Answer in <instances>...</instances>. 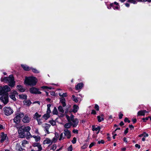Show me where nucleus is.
<instances>
[{"label": "nucleus", "instance_id": "nucleus-1", "mask_svg": "<svg viewBox=\"0 0 151 151\" xmlns=\"http://www.w3.org/2000/svg\"><path fill=\"white\" fill-rule=\"evenodd\" d=\"M1 81L6 83H9V85L11 87H13L15 85V81L12 75H10L9 77H2L1 78Z\"/></svg>", "mask_w": 151, "mask_h": 151}, {"label": "nucleus", "instance_id": "nucleus-2", "mask_svg": "<svg viewBox=\"0 0 151 151\" xmlns=\"http://www.w3.org/2000/svg\"><path fill=\"white\" fill-rule=\"evenodd\" d=\"M37 82V79L34 77H26L24 81L26 84L31 86L35 85Z\"/></svg>", "mask_w": 151, "mask_h": 151}, {"label": "nucleus", "instance_id": "nucleus-3", "mask_svg": "<svg viewBox=\"0 0 151 151\" xmlns=\"http://www.w3.org/2000/svg\"><path fill=\"white\" fill-rule=\"evenodd\" d=\"M24 116L23 113L19 112L16 114V116L14 119V121L16 124L19 123L20 122V119Z\"/></svg>", "mask_w": 151, "mask_h": 151}, {"label": "nucleus", "instance_id": "nucleus-4", "mask_svg": "<svg viewBox=\"0 0 151 151\" xmlns=\"http://www.w3.org/2000/svg\"><path fill=\"white\" fill-rule=\"evenodd\" d=\"M51 105L50 104H48L47 105V109L46 111V113L44 114L42 116V118L44 119L45 120H47L50 116V113L51 112V111L50 109V107Z\"/></svg>", "mask_w": 151, "mask_h": 151}, {"label": "nucleus", "instance_id": "nucleus-5", "mask_svg": "<svg viewBox=\"0 0 151 151\" xmlns=\"http://www.w3.org/2000/svg\"><path fill=\"white\" fill-rule=\"evenodd\" d=\"M4 114L7 116L10 115L13 112V111L10 107H5L3 108Z\"/></svg>", "mask_w": 151, "mask_h": 151}, {"label": "nucleus", "instance_id": "nucleus-6", "mask_svg": "<svg viewBox=\"0 0 151 151\" xmlns=\"http://www.w3.org/2000/svg\"><path fill=\"white\" fill-rule=\"evenodd\" d=\"M8 93H6L5 95H3L0 98L1 100L4 104H6L8 102Z\"/></svg>", "mask_w": 151, "mask_h": 151}, {"label": "nucleus", "instance_id": "nucleus-7", "mask_svg": "<svg viewBox=\"0 0 151 151\" xmlns=\"http://www.w3.org/2000/svg\"><path fill=\"white\" fill-rule=\"evenodd\" d=\"M23 118L22 119V121L24 123H28L30 121V118L29 116L27 114H26L24 115Z\"/></svg>", "mask_w": 151, "mask_h": 151}, {"label": "nucleus", "instance_id": "nucleus-8", "mask_svg": "<svg viewBox=\"0 0 151 151\" xmlns=\"http://www.w3.org/2000/svg\"><path fill=\"white\" fill-rule=\"evenodd\" d=\"M63 133L65 136L68 139H69L71 137V132L68 129H65L64 130Z\"/></svg>", "mask_w": 151, "mask_h": 151}, {"label": "nucleus", "instance_id": "nucleus-9", "mask_svg": "<svg viewBox=\"0 0 151 151\" xmlns=\"http://www.w3.org/2000/svg\"><path fill=\"white\" fill-rule=\"evenodd\" d=\"M30 92L32 93L35 94H41V92L39 91L35 87L31 88L29 90Z\"/></svg>", "mask_w": 151, "mask_h": 151}, {"label": "nucleus", "instance_id": "nucleus-10", "mask_svg": "<svg viewBox=\"0 0 151 151\" xmlns=\"http://www.w3.org/2000/svg\"><path fill=\"white\" fill-rule=\"evenodd\" d=\"M42 126L44 128L45 132L47 134H49L50 132L49 131V129L50 127V125L47 123H45L42 125Z\"/></svg>", "mask_w": 151, "mask_h": 151}, {"label": "nucleus", "instance_id": "nucleus-11", "mask_svg": "<svg viewBox=\"0 0 151 151\" xmlns=\"http://www.w3.org/2000/svg\"><path fill=\"white\" fill-rule=\"evenodd\" d=\"M17 93L16 91H14L13 92L11 93L9 95L10 97L14 101H16V99L15 98V96L17 95Z\"/></svg>", "mask_w": 151, "mask_h": 151}, {"label": "nucleus", "instance_id": "nucleus-12", "mask_svg": "<svg viewBox=\"0 0 151 151\" xmlns=\"http://www.w3.org/2000/svg\"><path fill=\"white\" fill-rule=\"evenodd\" d=\"M58 109L59 111L61 113L60 114H58L59 116L61 117H63V114L64 112V111L63 110V107L61 106H60L58 107Z\"/></svg>", "mask_w": 151, "mask_h": 151}, {"label": "nucleus", "instance_id": "nucleus-13", "mask_svg": "<svg viewBox=\"0 0 151 151\" xmlns=\"http://www.w3.org/2000/svg\"><path fill=\"white\" fill-rule=\"evenodd\" d=\"M18 133L19 136L20 138H24L26 137V132L23 130H19Z\"/></svg>", "mask_w": 151, "mask_h": 151}, {"label": "nucleus", "instance_id": "nucleus-14", "mask_svg": "<svg viewBox=\"0 0 151 151\" xmlns=\"http://www.w3.org/2000/svg\"><path fill=\"white\" fill-rule=\"evenodd\" d=\"M1 142H2L6 139V134H4L3 132H2L1 133Z\"/></svg>", "mask_w": 151, "mask_h": 151}, {"label": "nucleus", "instance_id": "nucleus-15", "mask_svg": "<svg viewBox=\"0 0 151 151\" xmlns=\"http://www.w3.org/2000/svg\"><path fill=\"white\" fill-rule=\"evenodd\" d=\"M71 121L73 123V124H72L73 127H76L78 123V120L77 119H75L73 120H72Z\"/></svg>", "mask_w": 151, "mask_h": 151}, {"label": "nucleus", "instance_id": "nucleus-16", "mask_svg": "<svg viewBox=\"0 0 151 151\" xmlns=\"http://www.w3.org/2000/svg\"><path fill=\"white\" fill-rule=\"evenodd\" d=\"M100 129V127L99 126L97 127H96L94 126H92V130L93 131H98L97 132V134L99 133Z\"/></svg>", "mask_w": 151, "mask_h": 151}, {"label": "nucleus", "instance_id": "nucleus-17", "mask_svg": "<svg viewBox=\"0 0 151 151\" xmlns=\"http://www.w3.org/2000/svg\"><path fill=\"white\" fill-rule=\"evenodd\" d=\"M60 102L62 105L63 107H65L66 105L65 103V100L64 98L62 97L60 98Z\"/></svg>", "mask_w": 151, "mask_h": 151}, {"label": "nucleus", "instance_id": "nucleus-18", "mask_svg": "<svg viewBox=\"0 0 151 151\" xmlns=\"http://www.w3.org/2000/svg\"><path fill=\"white\" fill-rule=\"evenodd\" d=\"M17 89L21 92H24L25 90V89L23 87L20 85H18L17 86Z\"/></svg>", "mask_w": 151, "mask_h": 151}, {"label": "nucleus", "instance_id": "nucleus-19", "mask_svg": "<svg viewBox=\"0 0 151 151\" xmlns=\"http://www.w3.org/2000/svg\"><path fill=\"white\" fill-rule=\"evenodd\" d=\"M52 143L51 140L49 138H46L45 140L43 142V144L44 145L46 144H50Z\"/></svg>", "mask_w": 151, "mask_h": 151}, {"label": "nucleus", "instance_id": "nucleus-20", "mask_svg": "<svg viewBox=\"0 0 151 151\" xmlns=\"http://www.w3.org/2000/svg\"><path fill=\"white\" fill-rule=\"evenodd\" d=\"M83 86V84L82 83H79L76 86V90L81 89L82 88Z\"/></svg>", "mask_w": 151, "mask_h": 151}, {"label": "nucleus", "instance_id": "nucleus-21", "mask_svg": "<svg viewBox=\"0 0 151 151\" xmlns=\"http://www.w3.org/2000/svg\"><path fill=\"white\" fill-rule=\"evenodd\" d=\"M72 124V123H68L65 124L64 125V127L65 129H68L70 128Z\"/></svg>", "mask_w": 151, "mask_h": 151}, {"label": "nucleus", "instance_id": "nucleus-22", "mask_svg": "<svg viewBox=\"0 0 151 151\" xmlns=\"http://www.w3.org/2000/svg\"><path fill=\"white\" fill-rule=\"evenodd\" d=\"M21 66L25 70L29 71L30 70V69L29 67L26 65H22Z\"/></svg>", "mask_w": 151, "mask_h": 151}, {"label": "nucleus", "instance_id": "nucleus-23", "mask_svg": "<svg viewBox=\"0 0 151 151\" xmlns=\"http://www.w3.org/2000/svg\"><path fill=\"white\" fill-rule=\"evenodd\" d=\"M19 98L22 99H27V96L26 95L22 94L19 95Z\"/></svg>", "mask_w": 151, "mask_h": 151}, {"label": "nucleus", "instance_id": "nucleus-24", "mask_svg": "<svg viewBox=\"0 0 151 151\" xmlns=\"http://www.w3.org/2000/svg\"><path fill=\"white\" fill-rule=\"evenodd\" d=\"M23 102L24 105L27 106H29L31 104V102L29 100H25Z\"/></svg>", "mask_w": 151, "mask_h": 151}, {"label": "nucleus", "instance_id": "nucleus-25", "mask_svg": "<svg viewBox=\"0 0 151 151\" xmlns=\"http://www.w3.org/2000/svg\"><path fill=\"white\" fill-rule=\"evenodd\" d=\"M41 116V115L39 114L37 112H36L33 116V118L35 119H37L38 118H40Z\"/></svg>", "mask_w": 151, "mask_h": 151}, {"label": "nucleus", "instance_id": "nucleus-26", "mask_svg": "<svg viewBox=\"0 0 151 151\" xmlns=\"http://www.w3.org/2000/svg\"><path fill=\"white\" fill-rule=\"evenodd\" d=\"M3 89L5 91L8 92L11 90L10 88L7 86L6 85L3 87Z\"/></svg>", "mask_w": 151, "mask_h": 151}, {"label": "nucleus", "instance_id": "nucleus-27", "mask_svg": "<svg viewBox=\"0 0 151 151\" xmlns=\"http://www.w3.org/2000/svg\"><path fill=\"white\" fill-rule=\"evenodd\" d=\"M52 113L53 115H58V111L55 107L54 108V109L52 111Z\"/></svg>", "mask_w": 151, "mask_h": 151}, {"label": "nucleus", "instance_id": "nucleus-28", "mask_svg": "<svg viewBox=\"0 0 151 151\" xmlns=\"http://www.w3.org/2000/svg\"><path fill=\"white\" fill-rule=\"evenodd\" d=\"M78 109V106L76 105H74L73 106V111L74 112H76Z\"/></svg>", "mask_w": 151, "mask_h": 151}, {"label": "nucleus", "instance_id": "nucleus-29", "mask_svg": "<svg viewBox=\"0 0 151 151\" xmlns=\"http://www.w3.org/2000/svg\"><path fill=\"white\" fill-rule=\"evenodd\" d=\"M23 131H24L25 132H29L31 128L29 126H27L26 127H24L23 128Z\"/></svg>", "mask_w": 151, "mask_h": 151}, {"label": "nucleus", "instance_id": "nucleus-30", "mask_svg": "<svg viewBox=\"0 0 151 151\" xmlns=\"http://www.w3.org/2000/svg\"><path fill=\"white\" fill-rule=\"evenodd\" d=\"M26 136L27 139H29L32 136L29 132H26Z\"/></svg>", "mask_w": 151, "mask_h": 151}, {"label": "nucleus", "instance_id": "nucleus-31", "mask_svg": "<svg viewBox=\"0 0 151 151\" xmlns=\"http://www.w3.org/2000/svg\"><path fill=\"white\" fill-rule=\"evenodd\" d=\"M137 114L138 116H144L145 115V114L143 110H141L138 112Z\"/></svg>", "mask_w": 151, "mask_h": 151}, {"label": "nucleus", "instance_id": "nucleus-32", "mask_svg": "<svg viewBox=\"0 0 151 151\" xmlns=\"http://www.w3.org/2000/svg\"><path fill=\"white\" fill-rule=\"evenodd\" d=\"M98 121L99 122H100L104 120V119L103 117H101L100 116H98L97 117Z\"/></svg>", "mask_w": 151, "mask_h": 151}, {"label": "nucleus", "instance_id": "nucleus-33", "mask_svg": "<svg viewBox=\"0 0 151 151\" xmlns=\"http://www.w3.org/2000/svg\"><path fill=\"white\" fill-rule=\"evenodd\" d=\"M72 97V100L76 102H78V100L77 98L74 95H73Z\"/></svg>", "mask_w": 151, "mask_h": 151}, {"label": "nucleus", "instance_id": "nucleus-34", "mask_svg": "<svg viewBox=\"0 0 151 151\" xmlns=\"http://www.w3.org/2000/svg\"><path fill=\"white\" fill-rule=\"evenodd\" d=\"M49 123H50L52 126H54L56 125V122L54 120H50L49 121Z\"/></svg>", "mask_w": 151, "mask_h": 151}, {"label": "nucleus", "instance_id": "nucleus-35", "mask_svg": "<svg viewBox=\"0 0 151 151\" xmlns=\"http://www.w3.org/2000/svg\"><path fill=\"white\" fill-rule=\"evenodd\" d=\"M33 137L35 139V141L37 142L38 141L40 140V138L39 136H34Z\"/></svg>", "mask_w": 151, "mask_h": 151}, {"label": "nucleus", "instance_id": "nucleus-36", "mask_svg": "<svg viewBox=\"0 0 151 151\" xmlns=\"http://www.w3.org/2000/svg\"><path fill=\"white\" fill-rule=\"evenodd\" d=\"M65 135L63 136V133H61L59 138V140H62L63 139L65 138Z\"/></svg>", "mask_w": 151, "mask_h": 151}, {"label": "nucleus", "instance_id": "nucleus-37", "mask_svg": "<svg viewBox=\"0 0 151 151\" xmlns=\"http://www.w3.org/2000/svg\"><path fill=\"white\" fill-rule=\"evenodd\" d=\"M59 95L60 96H62L63 97H66L67 96L66 93H63L62 94L61 93H59Z\"/></svg>", "mask_w": 151, "mask_h": 151}, {"label": "nucleus", "instance_id": "nucleus-38", "mask_svg": "<svg viewBox=\"0 0 151 151\" xmlns=\"http://www.w3.org/2000/svg\"><path fill=\"white\" fill-rule=\"evenodd\" d=\"M38 148V150L37 151H40L42 150V147L41 145L40 144L37 147Z\"/></svg>", "mask_w": 151, "mask_h": 151}, {"label": "nucleus", "instance_id": "nucleus-39", "mask_svg": "<svg viewBox=\"0 0 151 151\" xmlns=\"http://www.w3.org/2000/svg\"><path fill=\"white\" fill-rule=\"evenodd\" d=\"M28 142L26 140H24L22 141V145L23 146H24V145L26 144H27L28 143Z\"/></svg>", "mask_w": 151, "mask_h": 151}, {"label": "nucleus", "instance_id": "nucleus-40", "mask_svg": "<svg viewBox=\"0 0 151 151\" xmlns=\"http://www.w3.org/2000/svg\"><path fill=\"white\" fill-rule=\"evenodd\" d=\"M32 70L33 72L35 73H39V71L36 69L32 68Z\"/></svg>", "mask_w": 151, "mask_h": 151}, {"label": "nucleus", "instance_id": "nucleus-41", "mask_svg": "<svg viewBox=\"0 0 151 151\" xmlns=\"http://www.w3.org/2000/svg\"><path fill=\"white\" fill-rule=\"evenodd\" d=\"M76 137H74L73 139L72 140L71 142L73 144L76 143Z\"/></svg>", "mask_w": 151, "mask_h": 151}, {"label": "nucleus", "instance_id": "nucleus-42", "mask_svg": "<svg viewBox=\"0 0 151 151\" xmlns=\"http://www.w3.org/2000/svg\"><path fill=\"white\" fill-rule=\"evenodd\" d=\"M37 122L38 123V124L39 125L41 124H42V122L41 120V119H37Z\"/></svg>", "mask_w": 151, "mask_h": 151}, {"label": "nucleus", "instance_id": "nucleus-43", "mask_svg": "<svg viewBox=\"0 0 151 151\" xmlns=\"http://www.w3.org/2000/svg\"><path fill=\"white\" fill-rule=\"evenodd\" d=\"M128 2L134 4H136V1H135L133 0H129Z\"/></svg>", "mask_w": 151, "mask_h": 151}, {"label": "nucleus", "instance_id": "nucleus-44", "mask_svg": "<svg viewBox=\"0 0 151 151\" xmlns=\"http://www.w3.org/2000/svg\"><path fill=\"white\" fill-rule=\"evenodd\" d=\"M57 137L56 138L55 137H54L51 140L52 142H55L57 140Z\"/></svg>", "mask_w": 151, "mask_h": 151}, {"label": "nucleus", "instance_id": "nucleus-45", "mask_svg": "<svg viewBox=\"0 0 151 151\" xmlns=\"http://www.w3.org/2000/svg\"><path fill=\"white\" fill-rule=\"evenodd\" d=\"M56 148V145H53L51 149L53 150H55Z\"/></svg>", "mask_w": 151, "mask_h": 151}, {"label": "nucleus", "instance_id": "nucleus-46", "mask_svg": "<svg viewBox=\"0 0 151 151\" xmlns=\"http://www.w3.org/2000/svg\"><path fill=\"white\" fill-rule=\"evenodd\" d=\"M149 136V135L148 134L146 133L145 132H143V137L145 138V137H148Z\"/></svg>", "mask_w": 151, "mask_h": 151}, {"label": "nucleus", "instance_id": "nucleus-47", "mask_svg": "<svg viewBox=\"0 0 151 151\" xmlns=\"http://www.w3.org/2000/svg\"><path fill=\"white\" fill-rule=\"evenodd\" d=\"M3 88L1 87H0V95H1L3 93Z\"/></svg>", "mask_w": 151, "mask_h": 151}, {"label": "nucleus", "instance_id": "nucleus-48", "mask_svg": "<svg viewBox=\"0 0 151 151\" xmlns=\"http://www.w3.org/2000/svg\"><path fill=\"white\" fill-rule=\"evenodd\" d=\"M95 108L97 111H99V107L98 105L97 104H96L95 106Z\"/></svg>", "mask_w": 151, "mask_h": 151}, {"label": "nucleus", "instance_id": "nucleus-49", "mask_svg": "<svg viewBox=\"0 0 151 151\" xmlns=\"http://www.w3.org/2000/svg\"><path fill=\"white\" fill-rule=\"evenodd\" d=\"M73 148L71 146H70L68 148V151H72Z\"/></svg>", "mask_w": 151, "mask_h": 151}, {"label": "nucleus", "instance_id": "nucleus-50", "mask_svg": "<svg viewBox=\"0 0 151 151\" xmlns=\"http://www.w3.org/2000/svg\"><path fill=\"white\" fill-rule=\"evenodd\" d=\"M124 121L125 122H128V123H130V121L128 120V119L126 117L124 119Z\"/></svg>", "mask_w": 151, "mask_h": 151}, {"label": "nucleus", "instance_id": "nucleus-51", "mask_svg": "<svg viewBox=\"0 0 151 151\" xmlns=\"http://www.w3.org/2000/svg\"><path fill=\"white\" fill-rule=\"evenodd\" d=\"M104 141L103 140H101V141H98V143L100 144V143L104 144Z\"/></svg>", "mask_w": 151, "mask_h": 151}, {"label": "nucleus", "instance_id": "nucleus-52", "mask_svg": "<svg viewBox=\"0 0 151 151\" xmlns=\"http://www.w3.org/2000/svg\"><path fill=\"white\" fill-rule=\"evenodd\" d=\"M66 118H67V119H68V121L69 122H70V117L69 116H68L67 115H66Z\"/></svg>", "mask_w": 151, "mask_h": 151}, {"label": "nucleus", "instance_id": "nucleus-53", "mask_svg": "<svg viewBox=\"0 0 151 151\" xmlns=\"http://www.w3.org/2000/svg\"><path fill=\"white\" fill-rule=\"evenodd\" d=\"M39 144H40L38 143H35L33 144V146L34 147H37Z\"/></svg>", "mask_w": 151, "mask_h": 151}, {"label": "nucleus", "instance_id": "nucleus-54", "mask_svg": "<svg viewBox=\"0 0 151 151\" xmlns=\"http://www.w3.org/2000/svg\"><path fill=\"white\" fill-rule=\"evenodd\" d=\"M70 121L72 120H73L74 119V116L73 115L71 114L70 117Z\"/></svg>", "mask_w": 151, "mask_h": 151}, {"label": "nucleus", "instance_id": "nucleus-55", "mask_svg": "<svg viewBox=\"0 0 151 151\" xmlns=\"http://www.w3.org/2000/svg\"><path fill=\"white\" fill-rule=\"evenodd\" d=\"M73 132L74 133L77 134L78 133V130H76L75 129H74L73 130Z\"/></svg>", "mask_w": 151, "mask_h": 151}, {"label": "nucleus", "instance_id": "nucleus-56", "mask_svg": "<svg viewBox=\"0 0 151 151\" xmlns=\"http://www.w3.org/2000/svg\"><path fill=\"white\" fill-rule=\"evenodd\" d=\"M94 143L93 142H92L91 143V144L89 146V147L91 148V147L93 146L94 145Z\"/></svg>", "mask_w": 151, "mask_h": 151}, {"label": "nucleus", "instance_id": "nucleus-57", "mask_svg": "<svg viewBox=\"0 0 151 151\" xmlns=\"http://www.w3.org/2000/svg\"><path fill=\"white\" fill-rule=\"evenodd\" d=\"M135 146L136 147L138 148V149H139L140 148V145H139L138 144H136L135 145Z\"/></svg>", "mask_w": 151, "mask_h": 151}, {"label": "nucleus", "instance_id": "nucleus-58", "mask_svg": "<svg viewBox=\"0 0 151 151\" xmlns=\"http://www.w3.org/2000/svg\"><path fill=\"white\" fill-rule=\"evenodd\" d=\"M123 116V114H120L119 115V118L121 119L122 118Z\"/></svg>", "mask_w": 151, "mask_h": 151}, {"label": "nucleus", "instance_id": "nucleus-59", "mask_svg": "<svg viewBox=\"0 0 151 151\" xmlns=\"http://www.w3.org/2000/svg\"><path fill=\"white\" fill-rule=\"evenodd\" d=\"M128 128H127L124 131V134H126L128 132Z\"/></svg>", "mask_w": 151, "mask_h": 151}, {"label": "nucleus", "instance_id": "nucleus-60", "mask_svg": "<svg viewBox=\"0 0 151 151\" xmlns=\"http://www.w3.org/2000/svg\"><path fill=\"white\" fill-rule=\"evenodd\" d=\"M96 112L94 110H92V112L91 113V114H96Z\"/></svg>", "mask_w": 151, "mask_h": 151}, {"label": "nucleus", "instance_id": "nucleus-61", "mask_svg": "<svg viewBox=\"0 0 151 151\" xmlns=\"http://www.w3.org/2000/svg\"><path fill=\"white\" fill-rule=\"evenodd\" d=\"M129 127L131 129H133L134 128V127L132 125H129Z\"/></svg>", "mask_w": 151, "mask_h": 151}, {"label": "nucleus", "instance_id": "nucleus-62", "mask_svg": "<svg viewBox=\"0 0 151 151\" xmlns=\"http://www.w3.org/2000/svg\"><path fill=\"white\" fill-rule=\"evenodd\" d=\"M124 125V123L122 121L120 122V125L121 126H122Z\"/></svg>", "mask_w": 151, "mask_h": 151}, {"label": "nucleus", "instance_id": "nucleus-63", "mask_svg": "<svg viewBox=\"0 0 151 151\" xmlns=\"http://www.w3.org/2000/svg\"><path fill=\"white\" fill-rule=\"evenodd\" d=\"M123 140H124V142H127V139H126V137H124V138Z\"/></svg>", "mask_w": 151, "mask_h": 151}, {"label": "nucleus", "instance_id": "nucleus-64", "mask_svg": "<svg viewBox=\"0 0 151 151\" xmlns=\"http://www.w3.org/2000/svg\"><path fill=\"white\" fill-rule=\"evenodd\" d=\"M137 121V120L136 119H134L132 120V121L134 123H135Z\"/></svg>", "mask_w": 151, "mask_h": 151}]
</instances>
